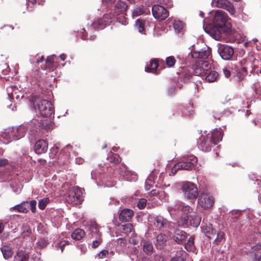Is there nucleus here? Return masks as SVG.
<instances>
[{"label":"nucleus","instance_id":"obj_1","mask_svg":"<svg viewBox=\"0 0 261 261\" xmlns=\"http://www.w3.org/2000/svg\"><path fill=\"white\" fill-rule=\"evenodd\" d=\"M227 14L222 10L216 11L212 24L204 27L205 32L216 40H220L223 33H228L230 29Z\"/></svg>","mask_w":261,"mask_h":261},{"label":"nucleus","instance_id":"obj_2","mask_svg":"<svg viewBox=\"0 0 261 261\" xmlns=\"http://www.w3.org/2000/svg\"><path fill=\"white\" fill-rule=\"evenodd\" d=\"M174 209L180 212L181 224L184 227L188 226L189 223L194 227H197L199 225L201 218L190 206L178 201L175 205Z\"/></svg>","mask_w":261,"mask_h":261},{"label":"nucleus","instance_id":"obj_3","mask_svg":"<svg viewBox=\"0 0 261 261\" xmlns=\"http://www.w3.org/2000/svg\"><path fill=\"white\" fill-rule=\"evenodd\" d=\"M29 129L28 124L20 125L17 127H9L5 129L1 137L4 139L3 143L7 144L23 137Z\"/></svg>","mask_w":261,"mask_h":261},{"label":"nucleus","instance_id":"obj_4","mask_svg":"<svg viewBox=\"0 0 261 261\" xmlns=\"http://www.w3.org/2000/svg\"><path fill=\"white\" fill-rule=\"evenodd\" d=\"M197 162V158L192 154L184 156L181 161L174 166L171 172L173 174H175L179 169L191 170L195 167Z\"/></svg>","mask_w":261,"mask_h":261},{"label":"nucleus","instance_id":"obj_5","mask_svg":"<svg viewBox=\"0 0 261 261\" xmlns=\"http://www.w3.org/2000/svg\"><path fill=\"white\" fill-rule=\"evenodd\" d=\"M181 190L185 196L190 200H195L198 196L197 187L192 182L184 181L182 184Z\"/></svg>","mask_w":261,"mask_h":261},{"label":"nucleus","instance_id":"obj_6","mask_svg":"<svg viewBox=\"0 0 261 261\" xmlns=\"http://www.w3.org/2000/svg\"><path fill=\"white\" fill-rule=\"evenodd\" d=\"M28 126L31 132H37L38 130L43 132V130L49 131L53 129V125L50 123L42 122L36 119H32L28 124Z\"/></svg>","mask_w":261,"mask_h":261},{"label":"nucleus","instance_id":"obj_7","mask_svg":"<svg viewBox=\"0 0 261 261\" xmlns=\"http://www.w3.org/2000/svg\"><path fill=\"white\" fill-rule=\"evenodd\" d=\"M39 114L45 117H48L53 113L54 108L48 100L42 99L39 101L35 108Z\"/></svg>","mask_w":261,"mask_h":261},{"label":"nucleus","instance_id":"obj_8","mask_svg":"<svg viewBox=\"0 0 261 261\" xmlns=\"http://www.w3.org/2000/svg\"><path fill=\"white\" fill-rule=\"evenodd\" d=\"M83 193L82 190L77 187H72L68 191L67 196H66V200L68 203L73 204H78L82 201Z\"/></svg>","mask_w":261,"mask_h":261},{"label":"nucleus","instance_id":"obj_9","mask_svg":"<svg viewBox=\"0 0 261 261\" xmlns=\"http://www.w3.org/2000/svg\"><path fill=\"white\" fill-rule=\"evenodd\" d=\"M198 202L204 208H208L213 205L214 198L210 193H202L198 198Z\"/></svg>","mask_w":261,"mask_h":261},{"label":"nucleus","instance_id":"obj_10","mask_svg":"<svg viewBox=\"0 0 261 261\" xmlns=\"http://www.w3.org/2000/svg\"><path fill=\"white\" fill-rule=\"evenodd\" d=\"M152 13L154 17L159 20L165 19L169 16V12L163 6L154 5L152 8Z\"/></svg>","mask_w":261,"mask_h":261},{"label":"nucleus","instance_id":"obj_11","mask_svg":"<svg viewBox=\"0 0 261 261\" xmlns=\"http://www.w3.org/2000/svg\"><path fill=\"white\" fill-rule=\"evenodd\" d=\"M191 47V56L192 58L195 59H207L210 56L211 50V49L207 46H205L201 49H195L193 48V46Z\"/></svg>","mask_w":261,"mask_h":261},{"label":"nucleus","instance_id":"obj_12","mask_svg":"<svg viewBox=\"0 0 261 261\" xmlns=\"http://www.w3.org/2000/svg\"><path fill=\"white\" fill-rule=\"evenodd\" d=\"M212 4L218 8L227 10L231 15H233L235 13L233 5L227 0H213Z\"/></svg>","mask_w":261,"mask_h":261},{"label":"nucleus","instance_id":"obj_13","mask_svg":"<svg viewBox=\"0 0 261 261\" xmlns=\"http://www.w3.org/2000/svg\"><path fill=\"white\" fill-rule=\"evenodd\" d=\"M218 52L223 60H230L234 54L233 49L227 45H221L219 47Z\"/></svg>","mask_w":261,"mask_h":261},{"label":"nucleus","instance_id":"obj_14","mask_svg":"<svg viewBox=\"0 0 261 261\" xmlns=\"http://www.w3.org/2000/svg\"><path fill=\"white\" fill-rule=\"evenodd\" d=\"M216 144L207 135L206 137L202 139L201 142L198 143V148L205 152H208L211 150L212 146L215 145Z\"/></svg>","mask_w":261,"mask_h":261},{"label":"nucleus","instance_id":"obj_15","mask_svg":"<svg viewBox=\"0 0 261 261\" xmlns=\"http://www.w3.org/2000/svg\"><path fill=\"white\" fill-rule=\"evenodd\" d=\"M110 19H111V17L109 15L108 13H107L103 15L102 19H95L92 23V25L94 29H103L109 23Z\"/></svg>","mask_w":261,"mask_h":261},{"label":"nucleus","instance_id":"obj_16","mask_svg":"<svg viewBox=\"0 0 261 261\" xmlns=\"http://www.w3.org/2000/svg\"><path fill=\"white\" fill-rule=\"evenodd\" d=\"M127 8V5L126 3L118 1L115 6V9L113 13H110L109 15L111 17V19L115 15L123 13Z\"/></svg>","mask_w":261,"mask_h":261},{"label":"nucleus","instance_id":"obj_17","mask_svg":"<svg viewBox=\"0 0 261 261\" xmlns=\"http://www.w3.org/2000/svg\"><path fill=\"white\" fill-rule=\"evenodd\" d=\"M187 233L184 230L177 229L175 231L172 238L178 244H182L186 241Z\"/></svg>","mask_w":261,"mask_h":261},{"label":"nucleus","instance_id":"obj_18","mask_svg":"<svg viewBox=\"0 0 261 261\" xmlns=\"http://www.w3.org/2000/svg\"><path fill=\"white\" fill-rule=\"evenodd\" d=\"M48 149V143L44 140L41 139L37 141L34 146L36 153L41 154L46 152Z\"/></svg>","mask_w":261,"mask_h":261},{"label":"nucleus","instance_id":"obj_19","mask_svg":"<svg viewBox=\"0 0 261 261\" xmlns=\"http://www.w3.org/2000/svg\"><path fill=\"white\" fill-rule=\"evenodd\" d=\"M202 232L209 239H213L216 237V229H214L211 224H205L201 226Z\"/></svg>","mask_w":261,"mask_h":261},{"label":"nucleus","instance_id":"obj_20","mask_svg":"<svg viewBox=\"0 0 261 261\" xmlns=\"http://www.w3.org/2000/svg\"><path fill=\"white\" fill-rule=\"evenodd\" d=\"M134 215L133 211L130 209H123L119 214V220L121 222H127L130 220Z\"/></svg>","mask_w":261,"mask_h":261},{"label":"nucleus","instance_id":"obj_21","mask_svg":"<svg viewBox=\"0 0 261 261\" xmlns=\"http://www.w3.org/2000/svg\"><path fill=\"white\" fill-rule=\"evenodd\" d=\"M153 223L156 229L159 230L166 225L167 221L161 216H156L153 218Z\"/></svg>","mask_w":261,"mask_h":261},{"label":"nucleus","instance_id":"obj_22","mask_svg":"<svg viewBox=\"0 0 261 261\" xmlns=\"http://www.w3.org/2000/svg\"><path fill=\"white\" fill-rule=\"evenodd\" d=\"M29 255L23 250L18 251L14 256V261H29Z\"/></svg>","mask_w":261,"mask_h":261},{"label":"nucleus","instance_id":"obj_23","mask_svg":"<svg viewBox=\"0 0 261 261\" xmlns=\"http://www.w3.org/2000/svg\"><path fill=\"white\" fill-rule=\"evenodd\" d=\"M208 135L210 136L212 140L216 144L218 142L221 141L223 137L222 133L218 130H215L211 133H209Z\"/></svg>","mask_w":261,"mask_h":261},{"label":"nucleus","instance_id":"obj_24","mask_svg":"<svg viewBox=\"0 0 261 261\" xmlns=\"http://www.w3.org/2000/svg\"><path fill=\"white\" fill-rule=\"evenodd\" d=\"M143 250L148 255H150L153 252V247L151 242L145 241L143 243Z\"/></svg>","mask_w":261,"mask_h":261},{"label":"nucleus","instance_id":"obj_25","mask_svg":"<svg viewBox=\"0 0 261 261\" xmlns=\"http://www.w3.org/2000/svg\"><path fill=\"white\" fill-rule=\"evenodd\" d=\"M155 184V175L153 172H152L148 176V178L146 179L145 185V189L146 190H149L153 187V185Z\"/></svg>","mask_w":261,"mask_h":261},{"label":"nucleus","instance_id":"obj_26","mask_svg":"<svg viewBox=\"0 0 261 261\" xmlns=\"http://www.w3.org/2000/svg\"><path fill=\"white\" fill-rule=\"evenodd\" d=\"M85 232L84 230L77 228L71 234V238L73 240H80L85 237Z\"/></svg>","mask_w":261,"mask_h":261},{"label":"nucleus","instance_id":"obj_27","mask_svg":"<svg viewBox=\"0 0 261 261\" xmlns=\"http://www.w3.org/2000/svg\"><path fill=\"white\" fill-rule=\"evenodd\" d=\"M158 66V61L156 59L151 60L149 65L145 67V71L154 73Z\"/></svg>","mask_w":261,"mask_h":261},{"label":"nucleus","instance_id":"obj_28","mask_svg":"<svg viewBox=\"0 0 261 261\" xmlns=\"http://www.w3.org/2000/svg\"><path fill=\"white\" fill-rule=\"evenodd\" d=\"M194 240V237L191 236L189 238L187 242L185 243V248L188 251L193 252L195 250Z\"/></svg>","mask_w":261,"mask_h":261},{"label":"nucleus","instance_id":"obj_29","mask_svg":"<svg viewBox=\"0 0 261 261\" xmlns=\"http://www.w3.org/2000/svg\"><path fill=\"white\" fill-rule=\"evenodd\" d=\"M205 80L208 82H214L216 81L218 76V73L217 72L215 71H211L208 73L207 72L206 74H204Z\"/></svg>","mask_w":261,"mask_h":261},{"label":"nucleus","instance_id":"obj_30","mask_svg":"<svg viewBox=\"0 0 261 261\" xmlns=\"http://www.w3.org/2000/svg\"><path fill=\"white\" fill-rule=\"evenodd\" d=\"M156 243L157 247H162L166 244L167 239L165 235L160 234L156 237Z\"/></svg>","mask_w":261,"mask_h":261},{"label":"nucleus","instance_id":"obj_31","mask_svg":"<svg viewBox=\"0 0 261 261\" xmlns=\"http://www.w3.org/2000/svg\"><path fill=\"white\" fill-rule=\"evenodd\" d=\"M166 193L164 192H159L158 191L156 190H152L150 192H148L147 194V197L148 199L151 198L153 197H158L159 198H160L162 196H165Z\"/></svg>","mask_w":261,"mask_h":261},{"label":"nucleus","instance_id":"obj_32","mask_svg":"<svg viewBox=\"0 0 261 261\" xmlns=\"http://www.w3.org/2000/svg\"><path fill=\"white\" fill-rule=\"evenodd\" d=\"M216 237L214 240V243L216 245L219 244L223 240L224 236V233L221 230H216Z\"/></svg>","mask_w":261,"mask_h":261},{"label":"nucleus","instance_id":"obj_33","mask_svg":"<svg viewBox=\"0 0 261 261\" xmlns=\"http://www.w3.org/2000/svg\"><path fill=\"white\" fill-rule=\"evenodd\" d=\"M145 21L144 20L138 19L135 22V28L139 33H142L144 30Z\"/></svg>","mask_w":261,"mask_h":261},{"label":"nucleus","instance_id":"obj_34","mask_svg":"<svg viewBox=\"0 0 261 261\" xmlns=\"http://www.w3.org/2000/svg\"><path fill=\"white\" fill-rule=\"evenodd\" d=\"M11 211L13 210L17 211L20 213H27V208L25 206V202L22 203L20 204H18L10 208Z\"/></svg>","mask_w":261,"mask_h":261},{"label":"nucleus","instance_id":"obj_35","mask_svg":"<svg viewBox=\"0 0 261 261\" xmlns=\"http://www.w3.org/2000/svg\"><path fill=\"white\" fill-rule=\"evenodd\" d=\"M2 252L5 259H9L12 256V249L10 248L7 247L2 248Z\"/></svg>","mask_w":261,"mask_h":261},{"label":"nucleus","instance_id":"obj_36","mask_svg":"<svg viewBox=\"0 0 261 261\" xmlns=\"http://www.w3.org/2000/svg\"><path fill=\"white\" fill-rule=\"evenodd\" d=\"M202 70H202V68L201 67V66H200V63H198V64L196 65L195 66L193 73L195 75L204 76V74H206V72H204Z\"/></svg>","mask_w":261,"mask_h":261},{"label":"nucleus","instance_id":"obj_37","mask_svg":"<svg viewBox=\"0 0 261 261\" xmlns=\"http://www.w3.org/2000/svg\"><path fill=\"white\" fill-rule=\"evenodd\" d=\"M200 66L204 72H207L208 70L211 68L212 65L208 61H203L201 63H200Z\"/></svg>","mask_w":261,"mask_h":261},{"label":"nucleus","instance_id":"obj_38","mask_svg":"<svg viewBox=\"0 0 261 261\" xmlns=\"http://www.w3.org/2000/svg\"><path fill=\"white\" fill-rule=\"evenodd\" d=\"M173 28L176 33H180L183 29V24L180 21H175L173 23Z\"/></svg>","mask_w":261,"mask_h":261},{"label":"nucleus","instance_id":"obj_39","mask_svg":"<svg viewBox=\"0 0 261 261\" xmlns=\"http://www.w3.org/2000/svg\"><path fill=\"white\" fill-rule=\"evenodd\" d=\"M184 254H185V252L183 251L178 252L176 256L171 259V261H186L184 257L182 256Z\"/></svg>","mask_w":261,"mask_h":261},{"label":"nucleus","instance_id":"obj_40","mask_svg":"<svg viewBox=\"0 0 261 261\" xmlns=\"http://www.w3.org/2000/svg\"><path fill=\"white\" fill-rule=\"evenodd\" d=\"M49 200L48 198L42 199L39 202L38 206L41 210H44L46 204L49 202Z\"/></svg>","mask_w":261,"mask_h":261},{"label":"nucleus","instance_id":"obj_41","mask_svg":"<svg viewBox=\"0 0 261 261\" xmlns=\"http://www.w3.org/2000/svg\"><path fill=\"white\" fill-rule=\"evenodd\" d=\"M166 64L169 67H172L175 63V59L173 56L168 57L166 60Z\"/></svg>","mask_w":261,"mask_h":261},{"label":"nucleus","instance_id":"obj_42","mask_svg":"<svg viewBox=\"0 0 261 261\" xmlns=\"http://www.w3.org/2000/svg\"><path fill=\"white\" fill-rule=\"evenodd\" d=\"M89 229L92 233L98 234L99 232V228L97 224L95 223L91 224Z\"/></svg>","mask_w":261,"mask_h":261},{"label":"nucleus","instance_id":"obj_43","mask_svg":"<svg viewBox=\"0 0 261 261\" xmlns=\"http://www.w3.org/2000/svg\"><path fill=\"white\" fill-rule=\"evenodd\" d=\"M122 227L125 233L130 232L133 228V226L130 223L122 225Z\"/></svg>","mask_w":261,"mask_h":261},{"label":"nucleus","instance_id":"obj_44","mask_svg":"<svg viewBox=\"0 0 261 261\" xmlns=\"http://www.w3.org/2000/svg\"><path fill=\"white\" fill-rule=\"evenodd\" d=\"M113 253V252H109L107 250L104 249L99 252L98 257L99 258H103L106 257L109 254L112 255Z\"/></svg>","mask_w":261,"mask_h":261},{"label":"nucleus","instance_id":"obj_45","mask_svg":"<svg viewBox=\"0 0 261 261\" xmlns=\"http://www.w3.org/2000/svg\"><path fill=\"white\" fill-rule=\"evenodd\" d=\"M17 161H14H14H12V160L8 161L7 159H0V167H4L6 165H8L9 164H11L12 163H15Z\"/></svg>","mask_w":261,"mask_h":261},{"label":"nucleus","instance_id":"obj_46","mask_svg":"<svg viewBox=\"0 0 261 261\" xmlns=\"http://www.w3.org/2000/svg\"><path fill=\"white\" fill-rule=\"evenodd\" d=\"M146 202L147 201L145 199L142 198L140 199L138 203V207L141 210L144 208L146 205Z\"/></svg>","mask_w":261,"mask_h":261},{"label":"nucleus","instance_id":"obj_47","mask_svg":"<svg viewBox=\"0 0 261 261\" xmlns=\"http://www.w3.org/2000/svg\"><path fill=\"white\" fill-rule=\"evenodd\" d=\"M144 13V11L140 8H137L135 9L133 11V16H138Z\"/></svg>","mask_w":261,"mask_h":261},{"label":"nucleus","instance_id":"obj_48","mask_svg":"<svg viewBox=\"0 0 261 261\" xmlns=\"http://www.w3.org/2000/svg\"><path fill=\"white\" fill-rule=\"evenodd\" d=\"M254 261H261V247L255 253V259Z\"/></svg>","mask_w":261,"mask_h":261},{"label":"nucleus","instance_id":"obj_49","mask_svg":"<svg viewBox=\"0 0 261 261\" xmlns=\"http://www.w3.org/2000/svg\"><path fill=\"white\" fill-rule=\"evenodd\" d=\"M36 201L33 200L30 202V209L33 213L36 212Z\"/></svg>","mask_w":261,"mask_h":261},{"label":"nucleus","instance_id":"obj_50","mask_svg":"<svg viewBox=\"0 0 261 261\" xmlns=\"http://www.w3.org/2000/svg\"><path fill=\"white\" fill-rule=\"evenodd\" d=\"M53 56H49L46 59V68H50L53 62Z\"/></svg>","mask_w":261,"mask_h":261},{"label":"nucleus","instance_id":"obj_51","mask_svg":"<svg viewBox=\"0 0 261 261\" xmlns=\"http://www.w3.org/2000/svg\"><path fill=\"white\" fill-rule=\"evenodd\" d=\"M127 243V241L124 238H119L117 240V244L121 246H124Z\"/></svg>","mask_w":261,"mask_h":261},{"label":"nucleus","instance_id":"obj_52","mask_svg":"<svg viewBox=\"0 0 261 261\" xmlns=\"http://www.w3.org/2000/svg\"><path fill=\"white\" fill-rule=\"evenodd\" d=\"M37 244L40 247L43 248L46 245L47 243L44 239H40L38 241Z\"/></svg>","mask_w":261,"mask_h":261},{"label":"nucleus","instance_id":"obj_53","mask_svg":"<svg viewBox=\"0 0 261 261\" xmlns=\"http://www.w3.org/2000/svg\"><path fill=\"white\" fill-rule=\"evenodd\" d=\"M12 87H8L7 88L8 95V97H9L10 101H11V99H13V96H14L13 94L10 93V92L12 91Z\"/></svg>","mask_w":261,"mask_h":261},{"label":"nucleus","instance_id":"obj_54","mask_svg":"<svg viewBox=\"0 0 261 261\" xmlns=\"http://www.w3.org/2000/svg\"><path fill=\"white\" fill-rule=\"evenodd\" d=\"M100 244V240L98 239L97 240H95L92 243V247L93 248H95L97 247Z\"/></svg>","mask_w":261,"mask_h":261},{"label":"nucleus","instance_id":"obj_55","mask_svg":"<svg viewBox=\"0 0 261 261\" xmlns=\"http://www.w3.org/2000/svg\"><path fill=\"white\" fill-rule=\"evenodd\" d=\"M223 73L226 77H228L230 75V72L229 70L227 69H223Z\"/></svg>","mask_w":261,"mask_h":261},{"label":"nucleus","instance_id":"obj_56","mask_svg":"<svg viewBox=\"0 0 261 261\" xmlns=\"http://www.w3.org/2000/svg\"><path fill=\"white\" fill-rule=\"evenodd\" d=\"M113 158H114L113 162L115 164H118L120 162L119 159V156H118V155L115 154Z\"/></svg>","mask_w":261,"mask_h":261},{"label":"nucleus","instance_id":"obj_57","mask_svg":"<svg viewBox=\"0 0 261 261\" xmlns=\"http://www.w3.org/2000/svg\"><path fill=\"white\" fill-rule=\"evenodd\" d=\"M163 3L167 6H171L172 5V2L169 0H163Z\"/></svg>","mask_w":261,"mask_h":261},{"label":"nucleus","instance_id":"obj_58","mask_svg":"<svg viewBox=\"0 0 261 261\" xmlns=\"http://www.w3.org/2000/svg\"><path fill=\"white\" fill-rule=\"evenodd\" d=\"M164 176L163 174H161L160 175V178H159V179L158 180L157 182L158 184H160L161 185L163 181V176Z\"/></svg>","mask_w":261,"mask_h":261},{"label":"nucleus","instance_id":"obj_59","mask_svg":"<svg viewBox=\"0 0 261 261\" xmlns=\"http://www.w3.org/2000/svg\"><path fill=\"white\" fill-rule=\"evenodd\" d=\"M59 245L61 246V252H62L64 249V247L66 245H65V243H64V242H63V241L60 242Z\"/></svg>","mask_w":261,"mask_h":261},{"label":"nucleus","instance_id":"obj_60","mask_svg":"<svg viewBox=\"0 0 261 261\" xmlns=\"http://www.w3.org/2000/svg\"><path fill=\"white\" fill-rule=\"evenodd\" d=\"M84 160L82 158L76 159V162L78 164H81L83 163Z\"/></svg>","mask_w":261,"mask_h":261},{"label":"nucleus","instance_id":"obj_61","mask_svg":"<svg viewBox=\"0 0 261 261\" xmlns=\"http://www.w3.org/2000/svg\"><path fill=\"white\" fill-rule=\"evenodd\" d=\"M60 58L62 61H64L66 59V56L64 54H62L60 55Z\"/></svg>","mask_w":261,"mask_h":261},{"label":"nucleus","instance_id":"obj_62","mask_svg":"<svg viewBox=\"0 0 261 261\" xmlns=\"http://www.w3.org/2000/svg\"><path fill=\"white\" fill-rule=\"evenodd\" d=\"M104 2H105L108 4H112L115 2V0H103Z\"/></svg>","mask_w":261,"mask_h":261},{"label":"nucleus","instance_id":"obj_63","mask_svg":"<svg viewBox=\"0 0 261 261\" xmlns=\"http://www.w3.org/2000/svg\"><path fill=\"white\" fill-rule=\"evenodd\" d=\"M4 226L3 225V223L1 222H0V233H2L4 229Z\"/></svg>","mask_w":261,"mask_h":261},{"label":"nucleus","instance_id":"obj_64","mask_svg":"<svg viewBox=\"0 0 261 261\" xmlns=\"http://www.w3.org/2000/svg\"><path fill=\"white\" fill-rule=\"evenodd\" d=\"M141 261H150L149 259L146 257H144L141 258Z\"/></svg>","mask_w":261,"mask_h":261}]
</instances>
